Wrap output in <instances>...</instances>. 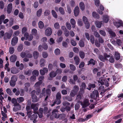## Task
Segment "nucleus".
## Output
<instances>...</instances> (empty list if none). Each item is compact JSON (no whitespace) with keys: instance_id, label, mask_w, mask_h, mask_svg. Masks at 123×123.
Returning <instances> with one entry per match:
<instances>
[{"instance_id":"obj_1","label":"nucleus","mask_w":123,"mask_h":123,"mask_svg":"<svg viewBox=\"0 0 123 123\" xmlns=\"http://www.w3.org/2000/svg\"><path fill=\"white\" fill-rule=\"evenodd\" d=\"M51 92L50 90L49 89H47L46 91L45 88H44L42 90V94L44 96H46L45 99V101L44 102V103L46 102L44 104V105H46L47 104V102L48 101L47 100L48 98L50 96Z\"/></svg>"},{"instance_id":"obj_2","label":"nucleus","mask_w":123,"mask_h":123,"mask_svg":"<svg viewBox=\"0 0 123 123\" xmlns=\"http://www.w3.org/2000/svg\"><path fill=\"white\" fill-rule=\"evenodd\" d=\"M58 112V111L56 109H54L52 112V114L56 118H59L60 119H64L66 115L64 114H62L60 115H58L57 113Z\"/></svg>"},{"instance_id":"obj_3","label":"nucleus","mask_w":123,"mask_h":123,"mask_svg":"<svg viewBox=\"0 0 123 123\" xmlns=\"http://www.w3.org/2000/svg\"><path fill=\"white\" fill-rule=\"evenodd\" d=\"M43 109L42 108H40L39 110V112H37V113H34L33 114L31 117V120H33L36 118L37 117V114H38L40 118H42L43 116Z\"/></svg>"},{"instance_id":"obj_4","label":"nucleus","mask_w":123,"mask_h":123,"mask_svg":"<svg viewBox=\"0 0 123 123\" xmlns=\"http://www.w3.org/2000/svg\"><path fill=\"white\" fill-rule=\"evenodd\" d=\"M109 78L105 79L104 78H100L98 81V82L101 85H105L107 87L109 86L108 81H109Z\"/></svg>"},{"instance_id":"obj_5","label":"nucleus","mask_w":123,"mask_h":123,"mask_svg":"<svg viewBox=\"0 0 123 123\" xmlns=\"http://www.w3.org/2000/svg\"><path fill=\"white\" fill-rule=\"evenodd\" d=\"M80 104L82 106V108H85L88 106L90 105L89 99L85 98L83 102H80Z\"/></svg>"},{"instance_id":"obj_6","label":"nucleus","mask_w":123,"mask_h":123,"mask_svg":"<svg viewBox=\"0 0 123 123\" xmlns=\"http://www.w3.org/2000/svg\"><path fill=\"white\" fill-rule=\"evenodd\" d=\"M110 57V56L106 54H105L104 55V56L101 55H99L98 56V58L101 61L105 62V61L108 60L107 58Z\"/></svg>"},{"instance_id":"obj_7","label":"nucleus","mask_w":123,"mask_h":123,"mask_svg":"<svg viewBox=\"0 0 123 123\" xmlns=\"http://www.w3.org/2000/svg\"><path fill=\"white\" fill-rule=\"evenodd\" d=\"M42 83L41 82H38L36 83L34 85V87L35 89L36 90H37L36 92L37 94H38L40 92V86L41 84Z\"/></svg>"},{"instance_id":"obj_8","label":"nucleus","mask_w":123,"mask_h":123,"mask_svg":"<svg viewBox=\"0 0 123 123\" xmlns=\"http://www.w3.org/2000/svg\"><path fill=\"white\" fill-rule=\"evenodd\" d=\"M38 104H32L31 105V108L33 110L34 113H36L38 109Z\"/></svg>"},{"instance_id":"obj_9","label":"nucleus","mask_w":123,"mask_h":123,"mask_svg":"<svg viewBox=\"0 0 123 123\" xmlns=\"http://www.w3.org/2000/svg\"><path fill=\"white\" fill-rule=\"evenodd\" d=\"M36 91L35 90H33L31 92V96L32 101L33 102H36L38 101V99L37 96L35 94H34L35 93Z\"/></svg>"},{"instance_id":"obj_10","label":"nucleus","mask_w":123,"mask_h":123,"mask_svg":"<svg viewBox=\"0 0 123 123\" xmlns=\"http://www.w3.org/2000/svg\"><path fill=\"white\" fill-rule=\"evenodd\" d=\"M52 31L51 28L50 27H48L45 30V34L47 36H49L52 34Z\"/></svg>"},{"instance_id":"obj_11","label":"nucleus","mask_w":123,"mask_h":123,"mask_svg":"<svg viewBox=\"0 0 123 123\" xmlns=\"http://www.w3.org/2000/svg\"><path fill=\"white\" fill-rule=\"evenodd\" d=\"M99 96L98 92L97 90L94 91L90 95L91 97L92 98H94L95 96L96 97H98Z\"/></svg>"},{"instance_id":"obj_12","label":"nucleus","mask_w":123,"mask_h":123,"mask_svg":"<svg viewBox=\"0 0 123 123\" xmlns=\"http://www.w3.org/2000/svg\"><path fill=\"white\" fill-rule=\"evenodd\" d=\"M18 41V38L17 37H13L11 41V44L12 46H15L17 43Z\"/></svg>"},{"instance_id":"obj_13","label":"nucleus","mask_w":123,"mask_h":123,"mask_svg":"<svg viewBox=\"0 0 123 123\" xmlns=\"http://www.w3.org/2000/svg\"><path fill=\"white\" fill-rule=\"evenodd\" d=\"M12 30L11 31V33H6L4 36V40H6L9 39L11 37L12 35Z\"/></svg>"},{"instance_id":"obj_14","label":"nucleus","mask_w":123,"mask_h":123,"mask_svg":"<svg viewBox=\"0 0 123 123\" xmlns=\"http://www.w3.org/2000/svg\"><path fill=\"white\" fill-rule=\"evenodd\" d=\"M13 110L14 111H17L21 109V106L19 104H17L16 105H14Z\"/></svg>"},{"instance_id":"obj_15","label":"nucleus","mask_w":123,"mask_h":123,"mask_svg":"<svg viewBox=\"0 0 123 123\" xmlns=\"http://www.w3.org/2000/svg\"><path fill=\"white\" fill-rule=\"evenodd\" d=\"M26 110L27 111V116L29 117H30L32 113L31 111V109L30 106H27L26 107Z\"/></svg>"},{"instance_id":"obj_16","label":"nucleus","mask_w":123,"mask_h":123,"mask_svg":"<svg viewBox=\"0 0 123 123\" xmlns=\"http://www.w3.org/2000/svg\"><path fill=\"white\" fill-rule=\"evenodd\" d=\"M63 105L66 106V110L67 111H69L70 110V107L68 106L70 105L69 103L67 102H64L63 103Z\"/></svg>"},{"instance_id":"obj_17","label":"nucleus","mask_w":123,"mask_h":123,"mask_svg":"<svg viewBox=\"0 0 123 123\" xmlns=\"http://www.w3.org/2000/svg\"><path fill=\"white\" fill-rule=\"evenodd\" d=\"M82 88H81L80 90V93L82 94L84 92V90L86 88V85L85 83H83L81 85Z\"/></svg>"},{"instance_id":"obj_18","label":"nucleus","mask_w":123,"mask_h":123,"mask_svg":"<svg viewBox=\"0 0 123 123\" xmlns=\"http://www.w3.org/2000/svg\"><path fill=\"white\" fill-rule=\"evenodd\" d=\"M109 16L108 15L104 16L103 18V22L104 23H107L109 21Z\"/></svg>"},{"instance_id":"obj_19","label":"nucleus","mask_w":123,"mask_h":123,"mask_svg":"<svg viewBox=\"0 0 123 123\" xmlns=\"http://www.w3.org/2000/svg\"><path fill=\"white\" fill-rule=\"evenodd\" d=\"M74 13L75 16H77L79 13V7L78 6H76L74 9Z\"/></svg>"},{"instance_id":"obj_20","label":"nucleus","mask_w":123,"mask_h":123,"mask_svg":"<svg viewBox=\"0 0 123 123\" xmlns=\"http://www.w3.org/2000/svg\"><path fill=\"white\" fill-rule=\"evenodd\" d=\"M48 70L47 68H44L43 69H41L40 70V74L42 75H44L46 73L48 72Z\"/></svg>"},{"instance_id":"obj_21","label":"nucleus","mask_w":123,"mask_h":123,"mask_svg":"<svg viewBox=\"0 0 123 123\" xmlns=\"http://www.w3.org/2000/svg\"><path fill=\"white\" fill-rule=\"evenodd\" d=\"M12 5L11 3H10L8 5L7 11L8 13H10L11 12L12 9Z\"/></svg>"},{"instance_id":"obj_22","label":"nucleus","mask_w":123,"mask_h":123,"mask_svg":"<svg viewBox=\"0 0 123 123\" xmlns=\"http://www.w3.org/2000/svg\"><path fill=\"white\" fill-rule=\"evenodd\" d=\"M114 24L117 28H118L121 26L123 27V23L122 21H120L119 23L114 22Z\"/></svg>"},{"instance_id":"obj_23","label":"nucleus","mask_w":123,"mask_h":123,"mask_svg":"<svg viewBox=\"0 0 123 123\" xmlns=\"http://www.w3.org/2000/svg\"><path fill=\"white\" fill-rule=\"evenodd\" d=\"M17 56L14 55H11L10 57V60L11 62H13L15 61L17 59Z\"/></svg>"},{"instance_id":"obj_24","label":"nucleus","mask_w":123,"mask_h":123,"mask_svg":"<svg viewBox=\"0 0 123 123\" xmlns=\"http://www.w3.org/2000/svg\"><path fill=\"white\" fill-rule=\"evenodd\" d=\"M56 99H58V102H57L56 103L57 104H60L61 102V101L60 100L61 98V94L59 92H58L56 95Z\"/></svg>"},{"instance_id":"obj_25","label":"nucleus","mask_w":123,"mask_h":123,"mask_svg":"<svg viewBox=\"0 0 123 123\" xmlns=\"http://www.w3.org/2000/svg\"><path fill=\"white\" fill-rule=\"evenodd\" d=\"M70 23L72 25V28H75L76 23L75 20L73 18H71L70 20Z\"/></svg>"},{"instance_id":"obj_26","label":"nucleus","mask_w":123,"mask_h":123,"mask_svg":"<svg viewBox=\"0 0 123 123\" xmlns=\"http://www.w3.org/2000/svg\"><path fill=\"white\" fill-rule=\"evenodd\" d=\"M74 59L75 62V64L76 65H78L80 62V60L79 57L77 56H75L74 57Z\"/></svg>"},{"instance_id":"obj_27","label":"nucleus","mask_w":123,"mask_h":123,"mask_svg":"<svg viewBox=\"0 0 123 123\" xmlns=\"http://www.w3.org/2000/svg\"><path fill=\"white\" fill-rule=\"evenodd\" d=\"M108 32L110 35L112 37H115L116 36V34L114 32H113L111 29H108Z\"/></svg>"},{"instance_id":"obj_28","label":"nucleus","mask_w":123,"mask_h":123,"mask_svg":"<svg viewBox=\"0 0 123 123\" xmlns=\"http://www.w3.org/2000/svg\"><path fill=\"white\" fill-rule=\"evenodd\" d=\"M38 25L39 28L40 29L43 28L44 27V23L42 21H40L38 22Z\"/></svg>"},{"instance_id":"obj_29","label":"nucleus","mask_w":123,"mask_h":123,"mask_svg":"<svg viewBox=\"0 0 123 123\" xmlns=\"http://www.w3.org/2000/svg\"><path fill=\"white\" fill-rule=\"evenodd\" d=\"M88 87L86 88L87 89L89 90H90L92 88H93L96 87L95 85L94 84H91L89 83L88 85Z\"/></svg>"},{"instance_id":"obj_30","label":"nucleus","mask_w":123,"mask_h":123,"mask_svg":"<svg viewBox=\"0 0 123 123\" xmlns=\"http://www.w3.org/2000/svg\"><path fill=\"white\" fill-rule=\"evenodd\" d=\"M79 6L80 9L82 11H83L84 10L85 6L83 2H81L80 3Z\"/></svg>"},{"instance_id":"obj_31","label":"nucleus","mask_w":123,"mask_h":123,"mask_svg":"<svg viewBox=\"0 0 123 123\" xmlns=\"http://www.w3.org/2000/svg\"><path fill=\"white\" fill-rule=\"evenodd\" d=\"M11 72L13 74H15L18 72V71L16 68H12L11 70Z\"/></svg>"},{"instance_id":"obj_32","label":"nucleus","mask_w":123,"mask_h":123,"mask_svg":"<svg viewBox=\"0 0 123 123\" xmlns=\"http://www.w3.org/2000/svg\"><path fill=\"white\" fill-rule=\"evenodd\" d=\"M101 22L97 21L95 22V25L98 28H100L101 26Z\"/></svg>"},{"instance_id":"obj_33","label":"nucleus","mask_w":123,"mask_h":123,"mask_svg":"<svg viewBox=\"0 0 123 123\" xmlns=\"http://www.w3.org/2000/svg\"><path fill=\"white\" fill-rule=\"evenodd\" d=\"M115 57L116 60H119L120 58V54L117 52H115Z\"/></svg>"},{"instance_id":"obj_34","label":"nucleus","mask_w":123,"mask_h":123,"mask_svg":"<svg viewBox=\"0 0 123 123\" xmlns=\"http://www.w3.org/2000/svg\"><path fill=\"white\" fill-rule=\"evenodd\" d=\"M17 101L19 103H21L23 102L24 100V99L23 97H20L17 98Z\"/></svg>"},{"instance_id":"obj_35","label":"nucleus","mask_w":123,"mask_h":123,"mask_svg":"<svg viewBox=\"0 0 123 123\" xmlns=\"http://www.w3.org/2000/svg\"><path fill=\"white\" fill-rule=\"evenodd\" d=\"M79 90V88L78 86H75L73 88V90L72 91L76 93Z\"/></svg>"},{"instance_id":"obj_36","label":"nucleus","mask_w":123,"mask_h":123,"mask_svg":"<svg viewBox=\"0 0 123 123\" xmlns=\"http://www.w3.org/2000/svg\"><path fill=\"white\" fill-rule=\"evenodd\" d=\"M38 53L37 51H35L33 53V56L35 59H37L38 56Z\"/></svg>"},{"instance_id":"obj_37","label":"nucleus","mask_w":123,"mask_h":123,"mask_svg":"<svg viewBox=\"0 0 123 123\" xmlns=\"http://www.w3.org/2000/svg\"><path fill=\"white\" fill-rule=\"evenodd\" d=\"M39 74V72L37 70H34L32 72L33 75L35 76H37Z\"/></svg>"},{"instance_id":"obj_38","label":"nucleus","mask_w":123,"mask_h":123,"mask_svg":"<svg viewBox=\"0 0 123 123\" xmlns=\"http://www.w3.org/2000/svg\"><path fill=\"white\" fill-rule=\"evenodd\" d=\"M51 13L54 17L55 18H57V15L56 12L55 10H52L51 11Z\"/></svg>"},{"instance_id":"obj_39","label":"nucleus","mask_w":123,"mask_h":123,"mask_svg":"<svg viewBox=\"0 0 123 123\" xmlns=\"http://www.w3.org/2000/svg\"><path fill=\"white\" fill-rule=\"evenodd\" d=\"M42 12V9H39L37 11V15L38 17H39L41 16Z\"/></svg>"},{"instance_id":"obj_40","label":"nucleus","mask_w":123,"mask_h":123,"mask_svg":"<svg viewBox=\"0 0 123 123\" xmlns=\"http://www.w3.org/2000/svg\"><path fill=\"white\" fill-rule=\"evenodd\" d=\"M92 15L93 16L94 18H99V15L97 14L95 12H93L92 13Z\"/></svg>"},{"instance_id":"obj_41","label":"nucleus","mask_w":123,"mask_h":123,"mask_svg":"<svg viewBox=\"0 0 123 123\" xmlns=\"http://www.w3.org/2000/svg\"><path fill=\"white\" fill-rule=\"evenodd\" d=\"M54 26L56 29H58L60 28V25L58 22H55L54 25Z\"/></svg>"},{"instance_id":"obj_42","label":"nucleus","mask_w":123,"mask_h":123,"mask_svg":"<svg viewBox=\"0 0 123 123\" xmlns=\"http://www.w3.org/2000/svg\"><path fill=\"white\" fill-rule=\"evenodd\" d=\"M56 75V74L54 71H52L49 74L50 77L51 78L55 77Z\"/></svg>"},{"instance_id":"obj_43","label":"nucleus","mask_w":123,"mask_h":123,"mask_svg":"<svg viewBox=\"0 0 123 123\" xmlns=\"http://www.w3.org/2000/svg\"><path fill=\"white\" fill-rule=\"evenodd\" d=\"M25 89L26 91H27L28 88L30 86V84L29 83H27L25 84Z\"/></svg>"},{"instance_id":"obj_44","label":"nucleus","mask_w":123,"mask_h":123,"mask_svg":"<svg viewBox=\"0 0 123 123\" xmlns=\"http://www.w3.org/2000/svg\"><path fill=\"white\" fill-rule=\"evenodd\" d=\"M79 55L81 58H84L85 56L84 53L83 51H80L79 53Z\"/></svg>"},{"instance_id":"obj_45","label":"nucleus","mask_w":123,"mask_h":123,"mask_svg":"<svg viewBox=\"0 0 123 123\" xmlns=\"http://www.w3.org/2000/svg\"><path fill=\"white\" fill-rule=\"evenodd\" d=\"M14 49L13 47H11L10 48L9 52L10 54H13L14 52Z\"/></svg>"},{"instance_id":"obj_46","label":"nucleus","mask_w":123,"mask_h":123,"mask_svg":"<svg viewBox=\"0 0 123 123\" xmlns=\"http://www.w3.org/2000/svg\"><path fill=\"white\" fill-rule=\"evenodd\" d=\"M99 90L102 92H101L100 94H102L103 93H104L106 91V90L104 89V87L103 86H101L100 87Z\"/></svg>"},{"instance_id":"obj_47","label":"nucleus","mask_w":123,"mask_h":123,"mask_svg":"<svg viewBox=\"0 0 123 123\" xmlns=\"http://www.w3.org/2000/svg\"><path fill=\"white\" fill-rule=\"evenodd\" d=\"M23 49V45L22 44H19L17 48L18 50V51H21Z\"/></svg>"},{"instance_id":"obj_48","label":"nucleus","mask_w":123,"mask_h":123,"mask_svg":"<svg viewBox=\"0 0 123 123\" xmlns=\"http://www.w3.org/2000/svg\"><path fill=\"white\" fill-rule=\"evenodd\" d=\"M71 43L72 45L74 46H76L77 44V43L76 41L72 39H71Z\"/></svg>"},{"instance_id":"obj_49","label":"nucleus","mask_w":123,"mask_h":123,"mask_svg":"<svg viewBox=\"0 0 123 123\" xmlns=\"http://www.w3.org/2000/svg\"><path fill=\"white\" fill-rule=\"evenodd\" d=\"M59 10L61 14L63 15L65 13L64 9L62 7H60L59 8Z\"/></svg>"},{"instance_id":"obj_50","label":"nucleus","mask_w":123,"mask_h":123,"mask_svg":"<svg viewBox=\"0 0 123 123\" xmlns=\"http://www.w3.org/2000/svg\"><path fill=\"white\" fill-rule=\"evenodd\" d=\"M66 25L67 28L69 30H70L71 29V27L69 23L68 22H66Z\"/></svg>"},{"instance_id":"obj_51","label":"nucleus","mask_w":123,"mask_h":123,"mask_svg":"<svg viewBox=\"0 0 123 123\" xmlns=\"http://www.w3.org/2000/svg\"><path fill=\"white\" fill-rule=\"evenodd\" d=\"M5 17L4 15L3 14L1 15L0 17V24H1L2 21L5 18Z\"/></svg>"},{"instance_id":"obj_52","label":"nucleus","mask_w":123,"mask_h":123,"mask_svg":"<svg viewBox=\"0 0 123 123\" xmlns=\"http://www.w3.org/2000/svg\"><path fill=\"white\" fill-rule=\"evenodd\" d=\"M60 53V51L59 49L57 48L56 49L55 51V53L57 55H59Z\"/></svg>"},{"instance_id":"obj_53","label":"nucleus","mask_w":123,"mask_h":123,"mask_svg":"<svg viewBox=\"0 0 123 123\" xmlns=\"http://www.w3.org/2000/svg\"><path fill=\"white\" fill-rule=\"evenodd\" d=\"M37 32V30L36 29L34 28L31 30V33L33 35H36Z\"/></svg>"},{"instance_id":"obj_54","label":"nucleus","mask_w":123,"mask_h":123,"mask_svg":"<svg viewBox=\"0 0 123 123\" xmlns=\"http://www.w3.org/2000/svg\"><path fill=\"white\" fill-rule=\"evenodd\" d=\"M70 69L72 71H75L76 69V67L75 66L72 64L70 65Z\"/></svg>"},{"instance_id":"obj_55","label":"nucleus","mask_w":123,"mask_h":123,"mask_svg":"<svg viewBox=\"0 0 123 123\" xmlns=\"http://www.w3.org/2000/svg\"><path fill=\"white\" fill-rule=\"evenodd\" d=\"M79 45L80 47H84L85 44L84 42L82 40H80L79 42Z\"/></svg>"},{"instance_id":"obj_56","label":"nucleus","mask_w":123,"mask_h":123,"mask_svg":"<svg viewBox=\"0 0 123 123\" xmlns=\"http://www.w3.org/2000/svg\"><path fill=\"white\" fill-rule=\"evenodd\" d=\"M90 41L93 44L94 43V37L92 35H91L90 38Z\"/></svg>"},{"instance_id":"obj_57","label":"nucleus","mask_w":123,"mask_h":123,"mask_svg":"<svg viewBox=\"0 0 123 123\" xmlns=\"http://www.w3.org/2000/svg\"><path fill=\"white\" fill-rule=\"evenodd\" d=\"M12 102L14 104V105L17 104H18L17 102V100L15 98H13L12 100Z\"/></svg>"},{"instance_id":"obj_58","label":"nucleus","mask_w":123,"mask_h":123,"mask_svg":"<svg viewBox=\"0 0 123 123\" xmlns=\"http://www.w3.org/2000/svg\"><path fill=\"white\" fill-rule=\"evenodd\" d=\"M95 61H94L92 59H91L89 61L88 65H89L90 64H92L94 65L95 64Z\"/></svg>"},{"instance_id":"obj_59","label":"nucleus","mask_w":123,"mask_h":123,"mask_svg":"<svg viewBox=\"0 0 123 123\" xmlns=\"http://www.w3.org/2000/svg\"><path fill=\"white\" fill-rule=\"evenodd\" d=\"M77 23L78 24L79 26H82L83 25V23L82 22V21L81 20V19H78L77 22Z\"/></svg>"},{"instance_id":"obj_60","label":"nucleus","mask_w":123,"mask_h":123,"mask_svg":"<svg viewBox=\"0 0 123 123\" xmlns=\"http://www.w3.org/2000/svg\"><path fill=\"white\" fill-rule=\"evenodd\" d=\"M26 55V52L24 51L21 52L20 54V56L22 58H24Z\"/></svg>"},{"instance_id":"obj_61","label":"nucleus","mask_w":123,"mask_h":123,"mask_svg":"<svg viewBox=\"0 0 123 123\" xmlns=\"http://www.w3.org/2000/svg\"><path fill=\"white\" fill-rule=\"evenodd\" d=\"M45 60L43 59H41L40 60V65L41 67L43 66L44 64V63L45 62Z\"/></svg>"},{"instance_id":"obj_62","label":"nucleus","mask_w":123,"mask_h":123,"mask_svg":"<svg viewBox=\"0 0 123 123\" xmlns=\"http://www.w3.org/2000/svg\"><path fill=\"white\" fill-rule=\"evenodd\" d=\"M27 29L26 27H24L22 28L21 30V31L22 34H24L27 31Z\"/></svg>"},{"instance_id":"obj_63","label":"nucleus","mask_w":123,"mask_h":123,"mask_svg":"<svg viewBox=\"0 0 123 123\" xmlns=\"http://www.w3.org/2000/svg\"><path fill=\"white\" fill-rule=\"evenodd\" d=\"M80 102H78L75 105V109L76 110H77L80 108Z\"/></svg>"},{"instance_id":"obj_64","label":"nucleus","mask_w":123,"mask_h":123,"mask_svg":"<svg viewBox=\"0 0 123 123\" xmlns=\"http://www.w3.org/2000/svg\"><path fill=\"white\" fill-rule=\"evenodd\" d=\"M81 98V96L80 94H78L77 96L76 100L78 102H79V101L80 100Z\"/></svg>"}]
</instances>
